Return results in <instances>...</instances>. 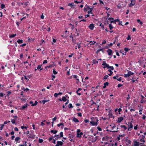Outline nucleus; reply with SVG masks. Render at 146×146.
I'll return each instance as SVG.
<instances>
[{"mask_svg": "<svg viewBox=\"0 0 146 146\" xmlns=\"http://www.w3.org/2000/svg\"><path fill=\"white\" fill-rule=\"evenodd\" d=\"M98 120L96 117H95L94 120H92L90 122V123L92 126H96L98 125Z\"/></svg>", "mask_w": 146, "mask_h": 146, "instance_id": "1", "label": "nucleus"}, {"mask_svg": "<svg viewBox=\"0 0 146 146\" xmlns=\"http://www.w3.org/2000/svg\"><path fill=\"white\" fill-rule=\"evenodd\" d=\"M24 90L25 91H28L29 90V89L28 88H24Z\"/></svg>", "mask_w": 146, "mask_h": 146, "instance_id": "58", "label": "nucleus"}, {"mask_svg": "<svg viewBox=\"0 0 146 146\" xmlns=\"http://www.w3.org/2000/svg\"><path fill=\"white\" fill-rule=\"evenodd\" d=\"M128 51V48H125L124 49L121 50L120 51V53H121L123 55H125L126 52Z\"/></svg>", "mask_w": 146, "mask_h": 146, "instance_id": "3", "label": "nucleus"}, {"mask_svg": "<svg viewBox=\"0 0 146 146\" xmlns=\"http://www.w3.org/2000/svg\"><path fill=\"white\" fill-rule=\"evenodd\" d=\"M90 8L87 5H86L84 7V11L85 12L87 11L88 10H89Z\"/></svg>", "mask_w": 146, "mask_h": 146, "instance_id": "9", "label": "nucleus"}, {"mask_svg": "<svg viewBox=\"0 0 146 146\" xmlns=\"http://www.w3.org/2000/svg\"><path fill=\"white\" fill-rule=\"evenodd\" d=\"M102 65L104 66V67H103V68H108L109 65L106 63L104 62H103V63L102 64Z\"/></svg>", "mask_w": 146, "mask_h": 146, "instance_id": "7", "label": "nucleus"}, {"mask_svg": "<svg viewBox=\"0 0 146 146\" xmlns=\"http://www.w3.org/2000/svg\"><path fill=\"white\" fill-rule=\"evenodd\" d=\"M121 111V108H119V109H116L115 110V112H116L117 114H120V112Z\"/></svg>", "mask_w": 146, "mask_h": 146, "instance_id": "11", "label": "nucleus"}, {"mask_svg": "<svg viewBox=\"0 0 146 146\" xmlns=\"http://www.w3.org/2000/svg\"><path fill=\"white\" fill-rule=\"evenodd\" d=\"M121 79H122L121 78V77H120L119 78H117V80L118 81H120L121 80Z\"/></svg>", "mask_w": 146, "mask_h": 146, "instance_id": "55", "label": "nucleus"}, {"mask_svg": "<svg viewBox=\"0 0 146 146\" xmlns=\"http://www.w3.org/2000/svg\"><path fill=\"white\" fill-rule=\"evenodd\" d=\"M68 5L70 6L71 8H74V5L73 3H69L68 4Z\"/></svg>", "mask_w": 146, "mask_h": 146, "instance_id": "19", "label": "nucleus"}, {"mask_svg": "<svg viewBox=\"0 0 146 146\" xmlns=\"http://www.w3.org/2000/svg\"><path fill=\"white\" fill-rule=\"evenodd\" d=\"M108 20L109 21H110L111 22H112L113 21L114 19L112 18H109L108 19Z\"/></svg>", "mask_w": 146, "mask_h": 146, "instance_id": "35", "label": "nucleus"}, {"mask_svg": "<svg viewBox=\"0 0 146 146\" xmlns=\"http://www.w3.org/2000/svg\"><path fill=\"white\" fill-rule=\"evenodd\" d=\"M108 85V82H106L104 84V86H103V88H106V86H107Z\"/></svg>", "mask_w": 146, "mask_h": 146, "instance_id": "22", "label": "nucleus"}, {"mask_svg": "<svg viewBox=\"0 0 146 146\" xmlns=\"http://www.w3.org/2000/svg\"><path fill=\"white\" fill-rule=\"evenodd\" d=\"M123 120V117H119L118 118V120L117 121V122L118 123H120Z\"/></svg>", "mask_w": 146, "mask_h": 146, "instance_id": "17", "label": "nucleus"}, {"mask_svg": "<svg viewBox=\"0 0 146 146\" xmlns=\"http://www.w3.org/2000/svg\"><path fill=\"white\" fill-rule=\"evenodd\" d=\"M44 16L43 15V14H42L41 16V18L42 19H43L44 18Z\"/></svg>", "mask_w": 146, "mask_h": 146, "instance_id": "53", "label": "nucleus"}, {"mask_svg": "<svg viewBox=\"0 0 146 146\" xmlns=\"http://www.w3.org/2000/svg\"><path fill=\"white\" fill-rule=\"evenodd\" d=\"M133 127V125L131 123H130L129 125H128V130H131Z\"/></svg>", "mask_w": 146, "mask_h": 146, "instance_id": "12", "label": "nucleus"}, {"mask_svg": "<svg viewBox=\"0 0 146 146\" xmlns=\"http://www.w3.org/2000/svg\"><path fill=\"white\" fill-rule=\"evenodd\" d=\"M89 121L88 120V119H85L84 120V122L86 123H87Z\"/></svg>", "mask_w": 146, "mask_h": 146, "instance_id": "52", "label": "nucleus"}, {"mask_svg": "<svg viewBox=\"0 0 146 146\" xmlns=\"http://www.w3.org/2000/svg\"><path fill=\"white\" fill-rule=\"evenodd\" d=\"M54 137L55 138V139H57L59 138V137L58 135H55Z\"/></svg>", "mask_w": 146, "mask_h": 146, "instance_id": "29", "label": "nucleus"}, {"mask_svg": "<svg viewBox=\"0 0 146 146\" xmlns=\"http://www.w3.org/2000/svg\"><path fill=\"white\" fill-rule=\"evenodd\" d=\"M78 115L80 117H81L82 116V113H78Z\"/></svg>", "mask_w": 146, "mask_h": 146, "instance_id": "59", "label": "nucleus"}, {"mask_svg": "<svg viewBox=\"0 0 146 146\" xmlns=\"http://www.w3.org/2000/svg\"><path fill=\"white\" fill-rule=\"evenodd\" d=\"M88 14H92V11H90V10H89L88 11Z\"/></svg>", "mask_w": 146, "mask_h": 146, "instance_id": "62", "label": "nucleus"}, {"mask_svg": "<svg viewBox=\"0 0 146 146\" xmlns=\"http://www.w3.org/2000/svg\"><path fill=\"white\" fill-rule=\"evenodd\" d=\"M20 139V138L19 137H16L15 139V141L17 143H19V141Z\"/></svg>", "mask_w": 146, "mask_h": 146, "instance_id": "18", "label": "nucleus"}, {"mask_svg": "<svg viewBox=\"0 0 146 146\" xmlns=\"http://www.w3.org/2000/svg\"><path fill=\"white\" fill-rule=\"evenodd\" d=\"M107 52L109 55H110L111 56V57L112 56V53L113 51L111 50L110 49H108L107 50Z\"/></svg>", "mask_w": 146, "mask_h": 146, "instance_id": "6", "label": "nucleus"}, {"mask_svg": "<svg viewBox=\"0 0 146 146\" xmlns=\"http://www.w3.org/2000/svg\"><path fill=\"white\" fill-rule=\"evenodd\" d=\"M108 75L105 76H104V79H107L108 78Z\"/></svg>", "mask_w": 146, "mask_h": 146, "instance_id": "50", "label": "nucleus"}, {"mask_svg": "<svg viewBox=\"0 0 146 146\" xmlns=\"http://www.w3.org/2000/svg\"><path fill=\"white\" fill-rule=\"evenodd\" d=\"M54 96L55 97H57L58 96V94L57 93H55L54 94Z\"/></svg>", "mask_w": 146, "mask_h": 146, "instance_id": "64", "label": "nucleus"}, {"mask_svg": "<svg viewBox=\"0 0 146 146\" xmlns=\"http://www.w3.org/2000/svg\"><path fill=\"white\" fill-rule=\"evenodd\" d=\"M60 137H62L63 136V133L62 132H61L60 133Z\"/></svg>", "mask_w": 146, "mask_h": 146, "instance_id": "40", "label": "nucleus"}, {"mask_svg": "<svg viewBox=\"0 0 146 146\" xmlns=\"http://www.w3.org/2000/svg\"><path fill=\"white\" fill-rule=\"evenodd\" d=\"M113 44L112 43H111L110 44H109L108 45V46H107L105 47V48H107L108 47L111 46Z\"/></svg>", "mask_w": 146, "mask_h": 146, "instance_id": "32", "label": "nucleus"}, {"mask_svg": "<svg viewBox=\"0 0 146 146\" xmlns=\"http://www.w3.org/2000/svg\"><path fill=\"white\" fill-rule=\"evenodd\" d=\"M26 45V44L25 43L23 44H21L20 45V46L21 47H23V46H25Z\"/></svg>", "mask_w": 146, "mask_h": 146, "instance_id": "56", "label": "nucleus"}, {"mask_svg": "<svg viewBox=\"0 0 146 146\" xmlns=\"http://www.w3.org/2000/svg\"><path fill=\"white\" fill-rule=\"evenodd\" d=\"M88 27L90 29L92 30L94 27V25L93 24H91Z\"/></svg>", "mask_w": 146, "mask_h": 146, "instance_id": "10", "label": "nucleus"}, {"mask_svg": "<svg viewBox=\"0 0 146 146\" xmlns=\"http://www.w3.org/2000/svg\"><path fill=\"white\" fill-rule=\"evenodd\" d=\"M43 139H39V142L40 143H42L43 142Z\"/></svg>", "mask_w": 146, "mask_h": 146, "instance_id": "44", "label": "nucleus"}, {"mask_svg": "<svg viewBox=\"0 0 146 146\" xmlns=\"http://www.w3.org/2000/svg\"><path fill=\"white\" fill-rule=\"evenodd\" d=\"M80 129H78L76 131V137H77L80 138L83 135L82 132H80Z\"/></svg>", "mask_w": 146, "mask_h": 146, "instance_id": "2", "label": "nucleus"}, {"mask_svg": "<svg viewBox=\"0 0 146 146\" xmlns=\"http://www.w3.org/2000/svg\"><path fill=\"white\" fill-rule=\"evenodd\" d=\"M140 137L141 138V139H140V140L141 142H144L145 141L144 139L145 137V136L142 135H141L140 136Z\"/></svg>", "mask_w": 146, "mask_h": 146, "instance_id": "14", "label": "nucleus"}, {"mask_svg": "<svg viewBox=\"0 0 146 146\" xmlns=\"http://www.w3.org/2000/svg\"><path fill=\"white\" fill-rule=\"evenodd\" d=\"M57 126L58 127H61L62 128H63L64 127V123H61L57 124Z\"/></svg>", "mask_w": 146, "mask_h": 146, "instance_id": "16", "label": "nucleus"}, {"mask_svg": "<svg viewBox=\"0 0 146 146\" xmlns=\"http://www.w3.org/2000/svg\"><path fill=\"white\" fill-rule=\"evenodd\" d=\"M57 119V118L56 117H54V118H53L52 119V121H53V122H52V126H53V122L54 121H55Z\"/></svg>", "mask_w": 146, "mask_h": 146, "instance_id": "33", "label": "nucleus"}, {"mask_svg": "<svg viewBox=\"0 0 146 146\" xmlns=\"http://www.w3.org/2000/svg\"><path fill=\"white\" fill-rule=\"evenodd\" d=\"M78 76L77 75H73V77L74 78H75L76 79L77 81L79 82V79L77 78Z\"/></svg>", "mask_w": 146, "mask_h": 146, "instance_id": "27", "label": "nucleus"}, {"mask_svg": "<svg viewBox=\"0 0 146 146\" xmlns=\"http://www.w3.org/2000/svg\"><path fill=\"white\" fill-rule=\"evenodd\" d=\"M47 60H44L43 62V64H45V63H47Z\"/></svg>", "mask_w": 146, "mask_h": 146, "instance_id": "61", "label": "nucleus"}, {"mask_svg": "<svg viewBox=\"0 0 146 146\" xmlns=\"http://www.w3.org/2000/svg\"><path fill=\"white\" fill-rule=\"evenodd\" d=\"M28 2H26L25 3V7L26 6H27L28 5Z\"/></svg>", "mask_w": 146, "mask_h": 146, "instance_id": "57", "label": "nucleus"}, {"mask_svg": "<svg viewBox=\"0 0 146 146\" xmlns=\"http://www.w3.org/2000/svg\"><path fill=\"white\" fill-rule=\"evenodd\" d=\"M5 7V5H4L3 4H2L1 5V8L2 9H3Z\"/></svg>", "mask_w": 146, "mask_h": 146, "instance_id": "42", "label": "nucleus"}, {"mask_svg": "<svg viewBox=\"0 0 146 146\" xmlns=\"http://www.w3.org/2000/svg\"><path fill=\"white\" fill-rule=\"evenodd\" d=\"M96 137H94L92 136L90 138V140L92 142H95L96 140Z\"/></svg>", "mask_w": 146, "mask_h": 146, "instance_id": "5", "label": "nucleus"}, {"mask_svg": "<svg viewBox=\"0 0 146 146\" xmlns=\"http://www.w3.org/2000/svg\"><path fill=\"white\" fill-rule=\"evenodd\" d=\"M117 78H118V76H117L113 77V78L115 79H117Z\"/></svg>", "mask_w": 146, "mask_h": 146, "instance_id": "60", "label": "nucleus"}, {"mask_svg": "<svg viewBox=\"0 0 146 146\" xmlns=\"http://www.w3.org/2000/svg\"><path fill=\"white\" fill-rule=\"evenodd\" d=\"M57 132V131L56 130H52L51 131V133H53L54 134H55Z\"/></svg>", "mask_w": 146, "mask_h": 146, "instance_id": "36", "label": "nucleus"}, {"mask_svg": "<svg viewBox=\"0 0 146 146\" xmlns=\"http://www.w3.org/2000/svg\"><path fill=\"white\" fill-rule=\"evenodd\" d=\"M134 74L133 72H132L131 71H128V77L131 75H133Z\"/></svg>", "mask_w": 146, "mask_h": 146, "instance_id": "26", "label": "nucleus"}, {"mask_svg": "<svg viewBox=\"0 0 146 146\" xmlns=\"http://www.w3.org/2000/svg\"><path fill=\"white\" fill-rule=\"evenodd\" d=\"M17 42L19 44H21L23 42V41L22 40L19 39L17 41Z\"/></svg>", "mask_w": 146, "mask_h": 146, "instance_id": "28", "label": "nucleus"}, {"mask_svg": "<svg viewBox=\"0 0 146 146\" xmlns=\"http://www.w3.org/2000/svg\"><path fill=\"white\" fill-rule=\"evenodd\" d=\"M73 120L75 122L78 123L79 122L78 120L76 118L74 117L73 119Z\"/></svg>", "mask_w": 146, "mask_h": 146, "instance_id": "21", "label": "nucleus"}, {"mask_svg": "<svg viewBox=\"0 0 146 146\" xmlns=\"http://www.w3.org/2000/svg\"><path fill=\"white\" fill-rule=\"evenodd\" d=\"M53 73L54 74H56L57 73V72L55 70H53Z\"/></svg>", "mask_w": 146, "mask_h": 146, "instance_id": "47", "label": "nucleus"}, {"mask_svg": "<svg viewBox=\"0 0 146 146\" xmlns=\"http://www.w3.org/2000/svg\"><path fill=\"white\" fill-rule=\"evenodd\" d=\"M49 101V100H44L42 101V102L43 104H44L45 102H48Z\"/></svg>", "mask_w": 146, "mask_h": 146, "instance_id": "30", "label": "nucleus"}, {"mask_svg": "<svg viewBox=\"0 0 146 146\" xmlns=\"http://www.w3.org/2000/svg\"><path fill=\"white\" fill-rule=\"evenodd\" d=\"M108 137L106 136L105 137H103L102 138V140L104 141H107V139H108Z\"/></svg>", "mask_w": 146, "mask_h": 146, "instance_id": "23", "label": "nucleus"}, {"mask_svg": "<svg viewBox=\"0 0 146 146\" xmlns=\"http://www.w3.org/2000/svg\"><path fill=\"white\" fill-rule=\"evenodd\" d=\"M41 67V65H38L37 67V69H40V70H41L42 69V68H40Z\"/></svg>", "mask_w": 146, "mask_h": 146, "instance_id": "37", "label": "nucleus"}, {"mask_svg": "<svg viewBox=\"0 0 146 146\" xmlns=\"http://www.w3.org/2000/svg\"><path fill=\"white\" fill-rule=\"evenodd\" d=\"M30 104H31L32 106H33L36 105L37 104V102L36 101H35V103L34 104H33V102H30Z\"/></svg>", "mask_w": 146, "mask_h": 146, "instance_id": "20", "label": "nucleus"}, {"mask_svg": "<svg viewBox=\"0 0 146 146\" xmlns=\"http://www.w3.org/2000/svg\"><path fill=\"white\" fill-rule=\"evenodd\" d=\"M62 100L64 102H66V99L65 97H63L62 98Z\"/></svg>", "mask_w": 146, "mask_h": 146, "instance_id": "34", "label": "nucleus"}, {"mask_svg": "<svg viewBox=\"0 0 146 146\" xmlns=\"http://www.w3.org/2000/svg\"><path fill=\"white\" fill-rule=\"evenodd\" d=\"M131 3L129 5V7H131L134 5L135 3V0H131Z\"/></svg>", "mask_w": 146, "mask_h": 146, "instance_id": "8", "label": "nucleus"}, {"mask_svg": "<svg viewBox=\"0 0 146 146\" xmlns=\"http://www.w3.org/2000/svg\"><path fill=\"white\" fill-rule=\"evenodd\" d=\"M137 21L139 22V23H140V24L141 25H142V24H143V23L141 21H140V20L139 19H138L137 20Z\"/></svg>", "mask_w": 146, "mask_h": 146, "instance_id": "41", "label": "nucleus"}, {"mask_svg": "<svg viewBox=\"0 0 146 146\" xmlns=\"http://www.w3.org/2000/svg\"><path fill=\"white\" fill-rule=\"evenodd\" d=\"M68 107L69 108H73V106H72V105L71 104H70L68 105Z\"/></svg>", "mask_w": 146, "mask_h": 146, "instance_id": "48", "label": "nucleus"}, {"mask_svg": "<svg viewBox=\"0 0 146 146\" xmlns=\"http://www.w3.org/2000/svg\"><path fill=\"white\" fill-rule=\"evenodd\" d=\"M96 43V42L93 41H90V42L89 43L90 45L94 44Z\"/></svg>", "mask_w": 146, "mask_h": 146, "instance_id": "31", "label": "nucleus"}, {"mask_svg": "<svg viewBox=\"0 0 146 146\" xmlns=\"http://www.w3.org/2000/svg\"><path fill=\"white\" fill-rule=\"evenodd\" d=\"M108 71L110 72V74H109V75L110 76L111 75V74L113 73V72L112 71H111V70L110 69Z\"/></svg>", "mask_w": 146, "mask_h": 146, "instance_id": "39", "label": "nucleus"}, {"mask_svg": "<svg viewBox=\"0 0 146 146\" xmlns=\"http://www.w3.org/2000/svg\"><path fill=\"white\" fill-rule=\"evenodd\" d=\"M97 129H98V130L99 131H102V129H101V128L100 127H97Z\"/></svg>", "mask_w": 146, "mask_h": 146, "instance_id": "51", "label": "nucleus"}, {"mask_svg": "<svg viewBox=\"0 0 146 146\" xmlns=\"http://www.w3.org/2000/svg\"><path fill=\"white\" fill-rule=\"evenodd\" d=\"M14 130L17 131H19L17 127H15L14 128Z\"/></svg>", "mask_w": 146, "mask_h": 146, "instance_id": "54", "label": "nucleus"}, {"mask_svg": "<svg viewBox=\"0 0 146 146\" xmlns=\"http://www.w3.org/2000/svg\"><path fill=\"white\" fill-rule=\"evenodd\" d=\"M82 1V0L81 2H78L76 0H75V1H74V3H75L77 4H78L79 3H80Z\"/></svg>", "mask_w": 146, "mask_h": 146, "instance_id": "45", "label": "nucleus"}, {"mask_svg": "<svg viewBox=\"0 0 146 146\" xmlns=\"http://www.w3.org/2000/svg\"><path fill=\"white\" fill-rule=\"evenodd\" d=\"M106 40H104L102 42V44H105L106 43Z\"/></svg>", "mask_w": 146, "mask_h": 146, "instance_id": "49", "label": "nucleus"}, {"mask_svg": "<svg viewBox=\"0 0 146 146\" xmlns=\"http://www.w3.org/2000/svg\"><path fill=\"white\" fill-rule=\"evenodd\" d=\"M143 143H139L136 141L134 142L133 145L134 146H143Z\"/></svg>", "mask_w": 146, "mask_h": 146, "instance_id": "4", "label": "nucleus"}, {"mask_svg": "<svg viewBox=\"0 0 146 146\" xmlns=\"http://www.w3.org/2000/svg\"><path fill=\"white\" fill-rule=\"evenodd\" d=\"M27 104H25L21 106L20 108L21 110H24L27 107Z\"/></svg>", "mask_w": 146, "mask_h": 146, "instance_id": "15", "label": "nucleus"}, {"mask_svg": "<svg viewBox=\"0 0 146 146\" xmlns=\"http://www.w3.org/2000/svg\"><path fill=\"white\" fill-rule=\"evenodd\" d=\"M108 68H110V69L111 70H113V66H108Z\"/></svg>", "mask_w": 146, "mask_h": 146, "instance_id": "38", "label": "nucleus"}, {"mask_svg": "<svg viewBox=\"0 0 146 146\" xmlns=\"http://www.w3.org/2000/svg\"><path fill=\"white\" fill-rule=\"evenodd\" d=\"M109 27L110 28V30H111L113 28V27H112V25L111 24H109Z\"/></svg>", "mask_w": 146, "mask_h": 146, "instance_id": "43", "label": "nucleus"}, {"mask_svg": "<svg viewBox=\"0 0 146 146\" xmlns=\"http://www.w3.org/2000/svg\"><path fill=\"white\" fill-rule=\"evenodd\" d=\"M21 128L22 129H23L24 128L25 129H27V127H26V126L24 127V126H21Z\"/></svg>", "mask_w": 146, "mask_h": 146, "instance_id": "46", "label": "nucleus"}, {"mask_svg": "<svg viewBox=\"0 0 146 146\" xmlns=\"http://www.w3.org/2000/svg\"><path fill=\"white\" fill-rule=\"evenodd\" d=\"M146 118V116L144 115H143V117H142V118L143 119H145Z\"/></svg>", "mask_w": 146, "mask_h": 146, "instance_id": "63", "label": "nucleus"}, {"mask_svg": "<svg viewBox=\"0 0 146 146\" xmlns=\"http://www.w3.org/2000/svg\"><path fill=\"white\" fill-rule=\"evenodd\" d=\"M63 143L61 141H58L57 144L55 145V146H60L62 145Z\"/></svg>", "mask_w": 146, "mask_h": 146, "instance_id": "13", "label": "nucleus"}, {"mask_svg": "<svg viewBox=\"0 0 146 146\" xmlns=\"http://www.w3.org/2000/svg\"><path fill=\"white\" fill-rule=\"evenodd\" d=\"M16 35V34L10 35H9V37L10 38H13V37H15V36Z\"/></svg>", "mask_w": 146, "mask_h": 146, "instance_id": "25", "label": "nucleus"}, {"mask_svg": "<svg viewBox=\"0 0 146 146\" xmlns=\"http://www.w3.org/2000/svg\"><path fill=\"white\" fill-rule=\"evenodd\" d=\"M16 120V119L15 118L13 119H11V122L13 124L15 123Z\"/></svg>", "mask_w": 146, "mask_h": 146, "instance_id": "24", "label": "nucleus"}]
</instances>
